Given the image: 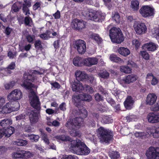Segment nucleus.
I'll use <instances>...</instances> for the list:
<instances>
[{"instance_id": "nucleus-1", "label": "nucleus", "mask_w": 159, "mask_h": 159, "mask_svg": "<svg viewBox=\"0 0 159 159\" xmlns=\"http://www.w3.org/2000/svg\"><path fill=\"white\" fill-rule=\"evenodd\" d=\"M45 71L43 69H41L40 71L34 70L30 71L29 73L24 74L23 81L21 84L22 87L26 89L30 90L29 94L30 104L33 107L38 110L40 109V102L35 93L32 90V88L36 89L37 86L32 84L31 82H34L36 80L38 75L44 74Z\"/></svg>"}, {"instance_id": "nucleus-2", "label": "nucleus", "mask_w": 159, "mask_h": 159, "mask_svg": "<svg viewBox=\"0 0 159 159\" xmlns=\"http://www.w3.org/2000/svg\"><path fill=\"white\" fill-rule=\"evenodd\" d=\"M77 114L80 115L82 118L76 117L74 120H70L67 121L66 125V127L71 130L70 131V133L73 136H80L79 131L76 130L84 125L83 118L86 117L87 115L86 110L83 107L79 110V112Z\"/></svg>"}, {"instance_id": "nucleus-3", "label": "nucleus", "mask_w": 159, "mask_h": 159, "mask_svg": "<svg viewBox=\"0 0 159 159\" xmlns=\"http://www.w3.org/2000/svg\"><path fill=\"white\" fill-rule=\"evenodd\" d=\"M69 146L70 148L78 155H87L90 152L89 149L79 139L71 141Z\"/></svg>"}, {"instance_id": "nucleus-4", "label": "nucleus", "mask_w": 159, "mask_h": 159, "mask_svg": "<svg viewBox=\"0 0 159 159\" xmlns=\"http://www.w3.org/2000/svg\"><path fill=\"white\" fill-rule=\"evenodd\" d=\"M109 36L113 43H120L124 40V37L119 28L113 27L110 30Z\"/></svg>"}, {"instance_id": "nucleus-5", "label": "nucleus", "mask_w": 159, "mask_h": 159, "mask_svg": "<svg viewBox=\"0 0 159 159\" xmlns=\"http://www.w3.org/2000/svg\"><path fill=\"white\" fill-rule=\"evenodd\" d=\"M89 13H85L83 12V15L85 17H88L89 19L96 22L101 21L105 16V14L102 13L100 11H95L90 10L89 11L87 10Z\"/></svg>"}, {"instance_id": "nucleus-6", "label": "nucleus", "mask_w": 159, "mask_h": 159, "mask_svg": "<svg viewBox=\"0 0 159 159\" xmlns=\"http://www.w3.org/2000/svg\"><path fill=\"white\" fill-rule=\"evenodd\" d=\"M72 89L73 91L75 92H80L82 91H84L90 94L93 93L94 92V90L92 87L87 84L83 86L79 81L74 82L72 85Z\"/></svg>"}, {"instance_id": "nucleus-7", "label": "nucleus", "mask_w": 159, "mask_h": 159, "mask_svg": "<svg viewBox=\"0 0 159 159\" xmlns=\"http://www.w3.org/2000/svg\"><path fill=\"white\" fill-rule=\"evenodd\" d=\"M97 132L102 142L108 143L112 138L110 131L102 127H100L97 130Z\"/></svg>"}, {"instance_id": "nucleus-8", "label": "nucleus", "mask_w": 159, "mask_h": 159, "mask_svg": "<svg viewBox=\"0 0 159 159\" xmlns=\"http://www.w3.org/2000/svg\"><path fill=\"white\" fill-rule=\"evenodd\" d=\"M139 13L144 18H149L153 16L155 14V10L153 7L150 5H143L140 9Z\"/></svg>"}, {"instance_id": "nucleus-9", "label": "nucleus", "mask_w": 159, "mask_h": 159, "mask_svg": "<svg viewBox=\"0 0 159 159\" xmlns=\"http://www.w3.org/2000/svg\"><path fill=\"white\" fill-rule=\"evenodd\" d=\"M23 97L22 93L19 89L13 90L7 96V99L9 101H17L20 100Z\"/></svg>"}, {"instance_id": "nucleus-10", "label": "nucleus", "mask_w": 159, "mask_h": 159, "mask_svg": "<svg viewBox=\"0 0 159 159\" xmlns=\"http://www.w3.org/2000/svg\"><path fill=\"white\" fill-rule=\"evenodd\" d=\"M134 30L137 34L141 35L147 32V27L144 23L135 21L133 25Z\"/></svg>"}, {"instance_id": "nucleus-11", "label": "nucleus", "mask_w": 159, "mask_h": 159, "mask_svg": "<svg viewBox=\"0 0 159 159\" xmlns=\"http://www.w3.org/2000/svg\"><path fill=\"white\" fill-rule=\"evenodd\" d=\"M146 155L148 159H159V148H149L147 151Z\"/></svg>"}, {"instance_id": "nucleus-12", "label": "nucleus", "mask_w": 159, "mask_h": 159, "mask_svg": "<svg viewBox=\"0 0 159 159\" xmlns=\"http://www.w3.org/2000/svg\"><path fill=\"white\" fill-rule=\"evenodd\" d=\"M138 79L137 76L134 74H131L125 76L120 80V84L124 87H126V84H130L135 82Z\"/></svg>"}, {"instance_id": "nucleus-13", "label": "nucleus", "mask_w": 159, "mask_h": 159, "mask_svg": "<svg viewBox=\"0 0 159 159\" xmlns=\"http://www.w3.org/2000/svg\"><path fill=\"white\" fill-rule=\"evenodd\" d=\"M7 103H10L7 107L4 108V110L6 112L5 114L10 113L11 112L16 111L19 109L20 106L18 102H9Z\"/></svg>"}, {"instance_id": "nucleus-14", "label": "nucleus", "mask_w": 159, "mask_h": 159, "mask_svg": "<svg viewBox=\"0 0 159 159\" xmlns=\"http://www.w3.org/2000/svg\"><path fill=\"white\" fill-rule=\"evenodd\" d=\"M86 24L85 22L82 20L76 19L73 20L71 25L74 29L81 31L86 27Z\"/></svg>"}, {"instance_id": "nucleus-15", "label": "nucleus", "mask_w": 159, "mask_h": 159, "mask_svg": "<svg viewBox=\"0 0 159 159\" xmlns=\"http://www.w3.org/2000/svg\"><path fill=\"white\" fill-rule=\"evenodd\" d=\"M73 101L75 102V105L77 106L79 105L78 103L80 102V100L90 101L92 100V97L90 95L83 93L77 96L74 95L73 97Z\"/></svg>"}, {"instance_id": "nucleus-16", "label": "nucleus", "mask_w": 159, "mask_h": 159, "mask_svg": "<svg viewBox=\"0 0 159 159\" xmlns=\"http://www.w3.org/2000/svg\"><path fill=\"white\" fill-rule=\"evenodd\" d=\"M74 46L79 53H84L86 49L85 43L82 40H79L76 41L74 44Z\"/></svg>"}, {"instance_id": "nucleus-17", "label": "nucleus", "mask_w": 159, "mask_h": 159, "mask_svg": "<svg viewBox=\"0 0 159 159\" xmlns=\"http://www.w3.org/2000/svg\"><path fill=\"white\" fill-rule=\"evenodd\" d=\"M100 57V56H98L95 57H89L84 59L83 60L84 65L88 66H91L96 65L98 63V59Z\"/></svg>"}, {"instance_id": "nucleus-18", "label": "nucleus", "mask_w": 159, "mask_h": 159, "mask_svg": "<svg viewBox=\"0 0 159 159\" xmlns=\"http://www.w3.org/2000/svg\"><path fill=\"white\" fill-rule=\"evenodd\" d=\"M14 131V128L11 126L7 129H0V139L4 136L7 137H10Z\"/></svg>"}, {"instance_id": "nucleus-19", "label": "nucleus", "mask_w": 159, "mask_h": 159, "mask_svg": "<svg viewBox=\"0 0 159 159\" xmlns=\"http://www.w3.org/2000/svg\"><path fill=\"white\" fill-rule=\"evenodd\" d=\"M148 122L152 123H157L159 122V114L150 113L147 117Z\"/></svg>"}, {"instance_id": "nucleus-20", "label": "nucleus", "mask_w": 159, "mask_h": 159, "mask_svg": "<svg viewBox=\"0 0 159 159\" xmlns=\"http://www.w3.org/2000/svg\"><path fill=\"white\" fill-rule=\"evenodd\" d=\"M146 132L149 135L152 134L154 137H159V127L156 128L155 126H152L148 128Z\"/></svg>"}, {"instance_id": "nucleus-21", "label": "nucleus", "mask_w": 159, "mask_h": 159, "mask_svg": "<svg viewBox=\"0 0 159 159\" xmlns=\"http://www.w3.org/2000/svg\"><path fill=\"white\" fill-rule=\"evenodd\" d=\"M134 101L131 96H128L124 102L125 107L128 110L131 109L133 107Z\"/></svg>"}, {"instance_id": "nucleus-22", "label": "nucleus", "mask_w": 159, "mask_h": 159, "mask_svg": "<svg viewBox=\"0 0 159 159\" xmlns=\"http://www.w3.org/2000/svg\"><path fill=\"white\" fill-rule=\"evenodd\" d=\"M76 80L79 81H83L87 79L88 75L84 71L80 70L77 71L75 74Z\"/></svg>"}, {"instance_id": "nucleus-23", "label": "nucleus", "mask_w": 159, "mask_h": 159, "mask_svg": "<svg viewBox=\"0 0 159 159\" xmlns=\"http://www.w3.org/2000/svg\"><path fill=\"white\" fill-rule=\"evenodd\" d=\"M39 114L33 111L30 114L29 117L30 122L32 124L36 123L38 121Z\"/></svg>"}, {"instance_id": "nucleus-24", "label": "nucleus", "mask_w": 159, "mask_h": 159, "mask_svg": "<svg viewBox=\"0 0 159 159\" xmlns=\"http://www.w3.org/2000/svg\"><path fill=\"white\" fill-rule=\"evenodd\" d=\"M157 98V97L154 93H149L147 96L146 103L149 105H152L155 102Z\"/></svg>"}, {"instance_id": "nucleus-25", "label": "nucleus", "mask_w": 159, "mask_h": 159, "mask_svg": "<svg viewBox=\"0 0 159 159\" xmlns=\"http://www.w3.org/2000/svg\"><path fill=\"white\" fill-rule=\"evenodd\" d=\"M140 2L138 0H132L130 3V9L134 11H138L139 8Z\"/></svg>"}, {"instance_id": "nucleus-26", "label": "nucleus", "mask_w": 159, "mask_h": 159, "mask_svg": "<svg viewBox=\"0 0 159 159\" xmlns=\"http://www.w3.org/2000/svg\"><path fill=\"white\" fill-rule=\"evenodd\" d=\"M143 48L144 49H147L149 51H154L156 50L157 45L153 43L150 42L144 44Z\"/></svg>"}, {"instance_id": "nucleus-27", "label": "nucleus", "mask_w": 159, "mask_h": 159, "mask_svg": "<svg viewBox=\"0 0 159 159\" xmlns=\"http://www.w3.org/2000/svg\"><path fill=\"white\" fill-rule=\"evenodd\" d=\"M99 91L102 92V93L105 95V97H106V99L107 101L110 103L112 106L114 104L115 102L114 100L111 98L108 97V94L106 92V91L104 90L102 87L99 86L98 87Z\"/></svg>"}, {"instance_id": "nucleus-28", "label": "nucleus", "mask_w": 159, "mask_h": 159, "mask_svg": "<svg viewBox=\"0 0 159 159\" xmlns=\"http://www.w3.org/2000/svg\"><path fill=\"white\" fill-rule=\"evenodd\" d=\"M112 93L117 98L119 99V101L124 97L125 94V92L121 91L117 89H114L112 91Z\"/></svg>"}, {"instance_id": "nucleus-29", "label": "nucleus", "mask_w": 159, "mask_h": 159, "mask_svg": "<svg viewBox=\"0 0 159 159\" xmlns=\"http://www.w3.org/2000/svg\"><path fill=\"white\" fill-rule=\"evenodd\" d=\"M118 52L120 54L126 57L130 54V51L127 48L121 47L118 49Z\"/></svg>"}, {"instance_id": "nucleus-30", "label": "nucleus", "mask_w": 159, "mask_h": 159, "mask_svg": "<svg viewBox=\"0 0 159 159\" xmlns=\"http://www.w3.org/2000/svg\"><path fill=\"white\" fill-rule=\"evenodd\" d=\"M5 100L4 98H0V114H4L6 112H5L4 111V108L5 107H7V106L10 103H7L5 105L3 106H2L3 105L5 104Z\"/></svg>"}, {"instance_id": "nucleus-31", "label": "nucleus", "mask_w": 159, "mask_h": 159, "mask_svg": "<svg viewBox=\"0 0 159 159\" xmlns=\"http://www.w3.org/2000/svg\"><path fill=\"white\" fill-rule=\"evenodd\" d=\"M12 124V120L10 119H5L0 121V125L4 128H5Z\"/></svg>"}, {"instance_id": "nucleus-32", "label": "nucleus", "mask_w": 159, "mask_h": 159, "mask_svg": "<svg viewBox=\"0 0 159 159\" xmlns=\"http://www.w3.org/2000/svg\"><path fill=\"white\" fill-rule=\"evenodd\" d=\"M73 64L76 66H80L84 64L83 60L82 61L81 58L79 57H75L73 60Z\"/></svg>"}, {"instance_id": "nucleus-33", "label": "nucleus", "mask_w": 159, "mask_h": 159, "mask_svg": "<svg viewBox=\"0 0 159 159\" xmlns=\"http://www.w3.org/2000/svg\"><path fill=\"white\" fill-rule=\"evenodd\" d=\"M120 70L122 72L125 74H130L131 73V69L129 67L125 66H122L120 67Z\"/></svg>"}, {"instance_id": "nucleus-34", "label": "nucleus", "mask_w": 159, "mask_h": 159, "mask_svg": "<svg viewBox=\"0 0 159 159\" xmlns=\"http://www.w3.org/2000/svg\"><path fill=\"white\" fill-rule=\"evenodd\" d=\"M102 122L103 123L109 124L113 122V120L111 116H103L102 117Z\"/></svg>"}, {"instance_id": "nucleus-35", "label": "nucleus", "mask_w": 159, "mask_h": 159, "mask_svg": "<svg viewBox=\"0 0 159 159\" xmlns=\"http://www.w3.org/2000/svg\"><path fill=\"white\" fill-rule=\"evenodd\" d=\"M12 157L14 158H22V150H18L13 152L12 154Z\"/></svg>"}, {"instance_id": "nucleus-36", "label": "nucleus", "mask_w": 159, "mask_h": 159, "mask_svg": "<svg viewBox=\"0 0 159 159\" xmlns=\"http://www.w3.org/2000/svg\"><path fill=\"white\" fill-rule=\"evenodd\" d=\"M22 158H26L32 157L33 154L28 151L22 150Z\"/></svg>"}, {"instance_id": "nucleus-37", "label": "nucleus", "mask_w": 159, "mask_h": 159, "mask_svg": "<svg viewBox=\"0 0 159 159\" xmlns=\"http://www.w3.org/2000/svg\"><path fill=\"white\" fill-rule=\"evenodd\" d=\"M152 32L153 36L159 39V26L154 28L152 30Z\"/></svg>"}, {"instance_id": "nucleus-38", "label": "nucleus", "mask_w": 159, "mask_h": 159, "mask_svg": "<svg viewBox=\"0 0 159 159\" xmlns=\"http://www.w3.org/2000/svg\"><path fill=\"white\" fill-rule=\"evenodd\" d=\"M110 59L112 61L116 62H120L122 61V59L115 54H111L110 56Z\"/></svg>"}, {"instance_id": "nucleus-39", "label": "nucleus", "mask_w": 159, "mask_h": 159, "mask_svg": "<svg viewBox=\"0 0 159 159\" xmlns=\"http://www.w3.org/2000/svg\"><path fill=\"white\" fill-rule=\"evenodd\" d=\"M13 143L14 145L18 146H23L26 145L27 144V141L24 140H20L17 141H13Z\"/></svg>"}, {"instance_id": "nucleus-40", "label": "nucleus", "mask_w": 159, "mask_h": 159, "mask_svg": "<svg viewBox=\"0 0 159 159\" xmlns=\"http://www.w3.org/2000/svg\"><path fill=\"white\" fill-rule=\"evenodd\" d=\"M112 19L116 23H120L121 18L118 12H115L114 14H113Z\"/></svg>"}, {"instance_id": "nucleus-41", "label": "nucleus", "mask_w": 159, "mask_h": 159, "mask_svg": "<svg viewBox=\"0 0 159 159\" xmlns=\"http://www.w3.org/2000/svg\"><path fill=\"white\" fill-rule=\"evenodd\" d=\"M109 155L111 159H117L120 157L119 153L116 151L110 152L109 153Z\"/></svg>"}, {"instance_id": "nucleus-42", "label": "nucleus", "mask_w": 159, "mask_h": 159, "mask_svg": "<svg viewBox=\"0 0 159 159\" xmlns=\"http://www.w3.org/2000/svg\"><path fill=\"white\" fill-rule=\"evenodd\" d=\"M148 134L147 133H146L144 132H136L134 134L136 137L142 139L145 138Z\"/></svg>"}, {"instance_id": "nucleus-43", "label": "nucleus", "mask_w": 159, "mask_h": 159, "mask_svg": "<svg viewBox=\"0 0 159 159\" xmlns=\"http://www.w3.org/2000/svg\"><path fill=\"white\" fill-rule=\"evenodd\" d=\"M28 138L32 142H37L39 138V136L38 135L31 134L28 135Z\"/></svg>"}, {"instance_id": "nucleus-44", "label": "nucleus", "mask_w": 159, "mask_h": 159, "mask_svg": "<svg viewBox=\"0 0 159 159\" xmlns=\"http://www.w3.org/2000/svg\"><path fill=\"white\" fill-rule=\"evenodd\" d=\"M58 141L61 140L62 141H70V138L68 136H66L65 135L57 136L55 137Z\"/></svg>"}, {"instance_id": "nucleus-45", "label": "nucleus", "mask_w": 159, "mask_h": 159, "mask_svg": "<svg viewBox=\"0 0 159 159\" xmlns=\"http://www.w3.org/2000/svg\"><path fill=\"white\" fill-rule=\"evenodd\" d=\"M126 118L127 121L129 122L135 121L137 119V117L135 115L129 114L126 117Z\"/></svg>"}, {"instance_id": "nucleus-46", "label": "nucleus", "mask_w": 159, "mask_h": 159, "mask_svg": "<svg viewBox=\"0 0 159 159\" xmlns=\"http://www.w3.org/2000/svg\"><path fill=\"white\" fill-rule=\"evenodd\" d=\"M90 36L91 38L94 39L98 43L101 41L102 39L98 34H93L91 35Z\"/></svg>"}, {"instance_id": "nucleus-47", "label": "nucleus", "mask_w": 159, "mask_h": 159, "mask_svg": "<svg viewBox=\"0 0 159 159\" xmlns=\"http://www.w3.org/2000/svg\"><path fill=\"white\" fill-rule=\"evenodd\" d=\"M15 67V63L12 62L8 66V67L5 69L7 73L10 74L11 73V71L9 70H13Z\"/></svg>"}, {"instance_id": "nucleus-48", "label": "nucleus", "mask_w": 159, "mask_h": 159, "mask_svg": "<svg viewBox=\"0 0 159 159\" xmlns=\"http://www.w3.org/2000/svg\"><path fill=\"white\" fill-rule=\"evenodd\" d=\"M98 75L102 78H107L109 76V74L106 71H105L99 73Z\"/></svg>"}, {"instance_id": "nucleus-49", "label": "nucleus", "mask_w": 159, "mask_h": 159, "mask_svg": "<svg viewBox=\"0 0 159 159\" xmlns=\"http://www.w3.org/2000/svg\"><path fill=\"white\" fill-rule=\"evenodd\" d=\"M62 159H78V157L74 155H65Z\"/></svg>"}, {"instance_id": "nucleus-50", "label": "nucleus", "mask_w": 159, "mask_h": 159, "mask_svg": "<svg viewBox=\"0 0 159 159\" xmlns=\"http://www.w3.org/2000/svg\"><path fill=\"white\" fill-rule=\"evenodd\" d=\"M15 84L14 81H12L10 83L6 84L5 85V87L6 89H9L12 88Z\"/></svg>"}, {"instance_id": "nucleus-51", "label": "nucleus", "mask_w": 159, "mask_h": 159, "mask_svg": "<svg viewBox=\"0 0 159 159\" xmlns=\"http://www.w3.org/2000/svg\"><path fill=\"white\" fill-rule=\"evenodd\" d=\"M141 55L142 57L146 60L149 59V56L148 53L145 51H141L140 52Z\"/></svg>"}, {"instance_id": "nucleus-52", "label": "nucleus", "mask_w": 159, "mask_h": 159, "mask_svg": "<svg viewBox=\"0 0 159 159\" xmlns=\"http://www.w3.org/2000/svg\"><path fill=\"white\" fill-rule=\"evenodd\" d=\"M132 44L134 46L136 49H138L140 45V42L137 39H134L132 41Z\"/></svg>"}, {"instance_id": "nucleus-53", "label": "nucleus", "mask_w": 159, "mask_h": 159, "mask_svg": "<svg viewBox=\"0 0 159 159\" xmlns=\"http://www.w3.org/2000/svg\"><path fill=\"white\" fill-rule=\"evenodd\" d=\"M42 137L44 142L47 145L49 144V140L48 138L47 135L44 134H42Z\"/></svg>"}, {"instance_id": "nucleus-54", "label": "nucleus", "mask_w": 159, "mask_h": 159, "mask_svg": "<svg viewBox=\"0 0 159 159\" xmlns=\"http://www.w3.org/2000/svg\"><path fill=\"white\" fill-rule=\"evenodd\" d=\"M151 109L153 111H159V101L157 102L152 107Z\"/></svg>"}, {"instance_id": "nucleus-55", "label": "nucleus", "mask_w": 159, "mask_h": 159, "mask_svg": "<svg viewBox=\"0 0 159 159\" xmlns=\"http://www.w3.org/2000/svg\"><path fill=\"white\" fill-rule=\"evenodd\" d=\"M47 34L48 35V38H54L57 35L56 32L54 31L51 32V31H47Z\"/></svg>"}, {"instance_id": "nucleus-56", "label": "nucleus", "mask_w": 159, "mask_h": 159, "mask_svg": "<svg viewBox=\"0 0 159 159\" xmlns=\"http://www.w3.org/2000/svg\"><path fill=\"white\" fill-rule=\"evenodd\" d=\"M22 10L23 11V12L25 14V15H27L30 14V10L28 8V7H25L24 5V6H23Z\"/></svg>"}, {"instance_id": "nucleus-57", "label": "nucleus", "mask_w": 159, "mask_h": 159, "mask_svg": "<svg viewBox=\"0 0 159 159\" xmlns=\"http://www.w3.org/2000/svg\"><path fill=\"white\" fill-rule=\"evenodd\" d=\"M26 38L28 42L29 43H31L34 40L35 37L34 35H28L27 36Z\"/></svg>"}, {"instance_id": "nucleus-58", "label": "nucleus", "mask_w": 159, "mask_h": 159, "mask_svg": "<svg viewBox=\"0 0 159 159\" xmlns=\"http://www.w3.org/2000/svg\"><path fill=\"white\" fill-rule=\"evenodd\" d=\"M24 5L25 7H29L31 6V2L29 0H24V3L23 4V6Z\"/></svg>"}, {"instance_id": "nucleus-59", "label": "nucleus", "mask_w": 159, "mask_h": 159, "mask_svg": "<svg viewBox=\"0 0 159 159\" xmlns=\"http://www.w3.org/2000/svg\"><path fill=\"white\" fill-rule=\"evenodd\" d=\"M35 46L36 48L39 49L42 48L41 41L39 40L36 41L35 43Z\"/></svg>"}, {"instance_id": "nucleus-60", "label": "nucleus", "mask_w": 159, "mask_h": 159, "mask_svg": "<svg viewBox=\"0 0 159 159\" xmlns=\"http://www.w3.org/2000/svg\"><path fill=\"white\" fill-rule=\"evenodd\" d=\"M95 98L96 101H100L103 100V98L98 93L95 94Z\"/></svg>"}, {"instance_id": "nucleus-61", "label": "nucleus", "mask_w": 159, "mask_h": 159, "mask_svg": "<svg viewBox=\"0 0 159 159\" xmlns=\"http://www.w3.org/2000/svg\"><path fill=\"white\" fill-rule=\"evenodd\" d=\"M19 9L16 4L15 3L12 5L11 11L12 12H16L18 11Z\"/></svg>"}, {"instance_id": "nucleus-62", "label": "nucleus", "mask_w": 159, "mask_h": 159, "mask_svg": "<svg viewBox=\"0 0 159 159\" xmlns=\"http://www.w3.org/2000/svg\"><path fill=\"white\" fill-rule=\"evenodd\" d=\"M51 124L53 126H54L55 127L58 126H59L60 125V123L56 120H54L52 121V122L51 123H48V125H50Z\"/></svg>"}, {"instance_id": "nucleus-63", "label": "nucleus", "mask_w": 159, "mask_h": 159, "mask_svg": "<svg viewBox=\"0 0 159 159\" xmlns=\"http://www.w3.org/2000/svg\"><path fill=\"white\" fill-rule=\"evenodd\" d=\"M158 83V80L154 76L152 79L151 84L152 85H155L157 84Z\"/></svg>"}, {"instance_id": "nucleus-64", "label": "nucleus", "mask_w": 159, "mask_h": 159, "mask_svg": "<svg viewBox=\"0 0 159 159\" xmlns=\"http://www.w3.org/2000/svg\"><path fill=\"white\" fill-rule=\"evenodd\" d=\"M31 21V19L29 17H26L25 18V24L29 25L30 22Z\"/></svg>"}]
</instances>
